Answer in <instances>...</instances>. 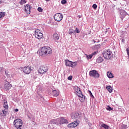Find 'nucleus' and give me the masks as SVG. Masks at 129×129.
<instances>
[{
    "mask_svg": "<svg viewBox=\"0 0 129 129\" xmlns=\"http://www.w3.org/2000/svg\"><path fill=\"white\" fill-rule=\"evenodd\" d=\"M52 53V51L51 48L49 47L44 46L41 48V50L39 52V55L42 57H45V56L50 55Z\"/></svg>",
    "mask_w": 129,
    "mask_h": 129,
    "instance_id": "1",
    "label": "nucleus"
},
{
    "mask_svg": "<svg viewBox=\"0 0 129 129\" xmlns=\"http://www.w3.org/2000/svg\"><path fill=\"white\" fill-rule=\"evenodd\" d=\"M75 93L78 97H80V100L81 102H84L85 101V96L83 95L82 92L78 86H75L74 88Z\"/></svg>",
    "mask_w": 129,
    "mask_h": 129,
    "instance_id": "2",
    "label": "nucleus"
},
{
    "mask_svg": "<svg viewBox=\"0 0 129 129\" xmlns=\"http://www.w3.org/2000/svg\"><path fill=\"white\" fill-rule=\"evenodd\" d=\"M13 124L17 129H23V120L20 118L14 120Z\"/></svg>",
    "mask_w": 129,
    "mask_h": 129,
    "instance_id": "3",
    "label": "nucleus"
},
{
    "mask_svg": "<svg viewBox=\"0 0 129 129\" xmlns=\"http://www.w3.org/2000/svg\"><path fill=\"white\" fill-rule=\"evenodd\" d=\"M49 70V68L47 66H41L38 69V73L41 74L42 75L47 73Z\"/></svg>",
    "mask_w": 129,
    "mask_h": 129,
    "instance_id": "4",
    "label": "nucleus"
},
{
    "mask_svg": "<svg viewBox=\"0 0 129 129\" xmlns=\"http://www.w3.org/2000/svg\"><path fill=\"white\" fill-rule=\"evenodd\" d=\"M102 54L105 59H110L112 57V52L110 50H104Z\"/></svg>",
    "mask_w": 129,
    "mask_h": 129,
    "instance_id": "5",
    "label": "nucleus"
},
{
    "mask_svg": "<svg viewBox=\"0 0 129 129\" xmlns=\"http://www.w3.org/2000/svg\"><path fill=\"white\" fill-rule=\"evenodd\" d=\"M89 76L91 77H93V78H99V74L95 70L90 71Z\"/></svg>",
    "mask_w": 129,
    "mask_h": 129,
    "instance_id": "6",
    "label": "nucleus"
},
{
    "mask_svg": "<svg viewBox=\"0 0 129 129\" xmlns=\"http://www.w3.org/2000/svg\"><path fill=\"white\" fill-rule=\"evenodd\" d=\"M4 107L5 108V110H2L3 114H1V116H5L7 115L8 113V109H9V106L8 105V102L7 101L4 102Z\"/></svg>",
    "mask_w": 129,
    "mask_h": 129,
    "instance_id": "7",
    "label": "nucleus"
},
{
    "mask_svg": "<svg viewBox=\"0 0 129 129\" xmlns=\"http://www.w3.org/2000/svg\"><path fill=\"white\" fill-rule=\"evenodd\" d=\"M72 119H79L81 118L82 114L80 112H76L75 113H73L71 115Z\"/></svg>",
    "mask_w": 129,
    "mask_h": 129,
    "instance_id": "8",
    "label": "nucleus"
},
{
    "mask_svg": "<svg viewBox=\"0 0 129 129\" xmlns=\"http://www.w3.org/2000/svg\"><path fill=\"white\" fill-rule=\"evenodd\" d=\"M35 37L36 39L40 40L43 38V33L41 32L40 30H36L35 32Z\"/></svg>",
    "mask_w": 129,
    "mask_h": 129,
    "instance_id": "9",
    "label": "nucleus"
},
{
    "mask_svg": "<svg viewBox=\"0 0 129 129\" xmlns=\"http://www.w3.org/2000/svg\"><path fill=\"white\" fill-rule=\"evenodd\" d=\"M54 19L56 22H61L63 19V16L61 14L57 13L54 16Z\"/></svg>",
    "mask_w": 129,
    "mask_h": 129,
    "instance_id": "10",
    "label": "nucleus"
},
{
    "mask_svg": "<svg viewBox=\"0 0 129 129\" xmlns=\"http://www.w3.org/2000/svg\"><path fill=\"white\" fill-rule=\"evenodd\" d=\"M31 8L32 7H31V6H30L29 5H26V6L24 7L25 13L27 14V15H30V14H31Z\"/></svg>",
    "mask_w": 129,
    "mask_h": 129,
    "instance_id": "11",
    "label": "nucleus"
},
{
    "mask_svg": "<svg viewBox=\"0 0 129 129\" xmlns=\"http://www.w3.org/2000/svg\"><path fill=\"white\" fill-rule=\"evenodd\" d=\"M23 71L25 74H30L31 73V71H32V69H31V67H24L23 68Z\"/></svg>",
    "mask_w": 129,
    "mask_h": 129,
    "instance_id": "12",
    "label": "nucleus"
},
{
    "mask_svg": "<svg viewBox=\"0 0 129 129\" xmlns=\"http://www.w3.org/2000/svg\"><path fill=\"white\" fill-rule=\"evenodd\" d=\"M12 85L9 82H6L5 84V88L6 90H10L12 88Z\"/></svg>",
    "mask_w": 129,
    "mask_h": 129,
    "instance_id": "13",
    "label": "nucleus"
},
{
    "mask_svg": "<svg viewBox=\"0 0 129 129\" xmlns=\"http://www.w3.org/2000/svg\"><path fill=\"white\" fill-rule=\"evenodd\" d=\"M52 38L55 41H58L60 39V34L55 33L53 34Z\"/></svg>",
    "mask_w": 129,
    "mask_h": 129,
    "instance_id": "14",
    "label": "nucleus"
},
{
    "mask_svg": "<svg viewBox=\"0 0 129 129\" xmlns=\"http://www.w3.org/2000/svg\"><path fill=\"white\" fill-rule=\"evenodd\" d=\"M125 16H126V12L123 10L121 11L120 12V17L121 18V20H123L124 18L125 17Z\"/></svg>",
    "mask_w": 129,
    "mask_h": 129,
    "instance_id": "15",
    "label": "nucleus"
},
{
    "mask_svg": "<svg viewBox=\"0 0 129 129\" xmlns=\"http://www.w3.org/2000/svg\"><path fill=\"white\" fill-rule=\"evenodd\" d=\"M59 123L60 124H63V123H68V121L66 119H64V118L61 117L59 118Z\"/></svg>",
    "mask_w": 129,
    "mask_h": 129,
    "instance_id": "16",
    "label": "nucleus"
},
{
    "mask_svg": "<svg viewBox=\"0 0 129 129\" xmlns=\"http://www.w3.org/2000/svg\"><path fill=\"white\" fill-rule=\"evenodd\" d=\"M78 123L77 122H72L68 125V127H76Z\"/></svg>",
    "mask_w": 129,
    "mask_h": 129,
    "instance_id": "17",
    "label": "nucleus"
},
{
    "mask_svg": "<svg viewBox=\"0 0 129 129\" xmlns=\"http://www.w3.org/2000/svg\"><path fill=\"white\" fill-rule=\"evenodd\" d=\"M65 64L67 66H68L69 67H71V64L72 63V61L68 60V59H66L65 61Z\"/></svg>",
    "mask_w": 129,
    "mask_h": 129,
    "instance_id": "18",
    "label": "nucleus"
},
{
    "mask_svg": "<svg viewBox=\"0 0 129 129\" xmlns=\"http://www.w3.org/2000/svg\"><path fill=\"white\" fill-rule=\"evenodd\" d=\"M92 41L94 42V43H99V37H95L94 39H93Z\"/></svg>",
    "mask_w": 129,
    "mask_h": 129,
    "instance_id": "19",
    "label": "nucleus"
},
{
    "mask_svg": "<svg viewBox=\"0 0 129 129\" xmlns=\"http://www.w3.org/2000/svg\"><path fill=\"white\" fill-rule=\"evenodd\" d=\"M103 61V58L102 57H98L96 59L97 63H101Z\"/></svg>",
    "mask_w": 129,
    "mask_h": 129,
    "instance_id": "20",
    "label": "nucleus"
},
{
    "mask_svg": "<svg viewBox=\"0 0 129 129\" xmlns=\"http://www.w3.org/2000/svg\"><path fill=\"white\" fill-rule=\"evenodd\" d=\"M52 94H53V96L57 97V96H58V95H59V92H58V91H57L56 90H54L52 92Z\"/></svg>",
    "mask_w": 129,
    "mask_h": 129,
    "instance_id": "21",
    "label": "nucleus"
},
{
    "mask_svg": "<svg viewBox=\"0 0 129 129\" xmlns=\"http://www.w3.org/2000/svg\"><path fill=\"white\" fill-rule=\"evenodd\" d=\"M106 89L108 90V91L110 93H111L112 92V87H111L110 86H108L106 87Z\"/></svg>",
    "mask_w": 129,
    "mask_h": 129,
    "instance_id": "22",
    "label": "nucleus"
},
{
    "mask_svg": "<svg viewBox=\"0 0 129 129\" xmlns=\"http://www.w3.org/2000/svg\"><path fill=\"white\" fill-rule=\"evenodd\" d=\"M107 76L108 78H113V75L111 72H107Z\"/></svg>",
    "mask_w": 129,
    "mask_h": 129,
    "instance_id": "23",
    "label": "nucleus"
},
{
    "mask_svg": "<svg viewBox=\"0 0 129 129\" xmlns=\"http://www.w3.org/2000/svg\"><path fill=\"white\" fill-rule=\"evenodd\" d=\"M101 126H102V127H104V128H105V129H109V126H108L104 123H103L101 125Z\"/></svg>",
    "mask_w": 129,
    "mask_h": 129,
    "instance_id": "24",
    "label": "nucleus"
},
{
    "mask_svg": "<svg viewBox=\"0 0 129 129\" xmlns=\"http://www.w3.org/2000/svg\"><path fill=\"white\" fill-rule=\"evenodd\" d=\"M77 65V61H72L71 67H75Z\"/></svg>",
    "mask_w": 129,
    "mask_h": 129,
    "instance_id": "25",
    "label": "nucleus"
},
{
    "mask_svg": "<svg viewBox=\"0 0 129 129\" xmlns=\"http://www.w3.org/2000/svg\"><path fill=\"white\" fill-rule=\"evenodd\" d=\"M86 58L87 59V60H89V59H91V58H92V57H93L92 54H86Z\"/></svg>",
    "mask_w": 129,
    "mask_h": 129,
    "instance_id": "26",
    "label": "nucleus"
},
{
    "mask_svg": "<svg viewBox=\"0 0 129 129\" xmlns=\"http://www.w3.org/2000/svg\"><path fill=\"white\" fill-rule=\"evenodd\" d=\"M5 16H6L5 12H0V19L3 18V17H5Z\"/></svg>",
    "mask_w": 129,
    "mask_h": 129,
    "instance_id": "27",
    "label": "nucleus"
},
{
    "mask_svg": "<svg viewBox=\"0 0 129 129\" xmlns=\"http://www.w3.org/2000/svg\"><path fill=\"white\" fill-rule=\"evenodd\" d=\"M50 123H51V124H56L57 122L56 121L55 119H53V120H51L50 121Z\"/></svg>",
    "mask_w": 129,
    "mask_h": 129,
    "instance_id": "28",
    "label": "nucleus"
},
{
    "mask_svg": "<svg viewBox=\"0 0 129 129\" xmlns=\"http://www.w3.org/2000/svg\"><path fill=\"white\" fill-rule=\"evenodd\" d=\"M26 3V0H21L20 2H19V4L20 5H25Z\"/></svg>",
    "mask_w": 129,
    "mask_h": 129,
    "instance_id": "29",
    "label": "nucleus"
},
{
    "mask_svg": "<svg viewBox=\"0 0 129 129\" xmlns=\"http://www.w3.org/2000/svg\"><path fill=\"white\" fill-rule=\"evenodd\" d=\"M106 109H107V110H109V111L113 109V108H111L110 106H109V105L107 106Z\"/></svg>",
    "mask_w": 129,
    "mask_h": 129,
    "instance_id": "30",
    "label": "nucleus"
},
{
    "mask_svg": "<svg viewBox=\"0 0 129 129\" xmlns=\"http://www.w3.org/2000/svg\"><path fill=\"white\" fill-rule=\"evenodd\" d=\"M55 121H56V125H59L60 124V119L59 118L55 119Z\"/></svg>",
    "mask_w": 129,
    "mask_h": 129,
    "instance_id": "31",
    "label": "nucleus"
},
{
    "mask_svg": "<svg viewBox=\"0 0 129 129\" xmlns=\"http://www.w3.org/2000/svg\"><path fill=\"white\" fill-rule=\"evenodd\" d=\"M100 47H101V45L100 44L95 46V49H99Z\"/></svg>",
    "mask_w": 129,
    "mask_h": 129,
    "instance_id": "32",
    "label": "nucleus"
},
{
    "mask_svg": "<svg viewBox=\"0 0 129 129\" xmlns=\"http://www.w3.org/2000/svg\"><path fill=\"white\" fill-rule=\"evenodd\" d=\"M61 4H62V5H65L66 4H67V1H66V0H62L61 1Z\"/></svg>",
    "mask_w": 129,
    "mask_h": 129,
    "instance_id": "33",
    "label": "nucleus"
},
{
    "mask_svg": "<svg viewBox=\"0 0 129 129\" xmlns=\"http://www.w3.org/2000/svg\"><path fill=\"white\" fill-rule=\"evenodd\" d=\"M69 33L70 35H72L74 33V31H73V29H70Z\"/></svg>",
    "mask_w": 129,
    "mask_h": 129,
    "instance_id": "34",
    "label": "nucleus"
},
{
    "mask_svg": "<svg viewBox=\"0 0 129 129\" xmlns=\"http://www.w3.org/2000/svg\"><path fill=\"white\" fill-rule=\"evenodd\" d=\"M92 8H93V9L96 10V9H97V5H96V4H94L92 6Z\"/></svg>",
    "mask_w": 129,
    "mask_h": 129,
    "instance_id": "35",
    "label": "nucleus"
},
{
    "mask_svg": "<svg viewBox=\"0 0 129 129\" xmlns=\"http://www.w3.org/2000/svg\"><path fill=\"white\" fill-rule=\"evenodd\" d=\"M37 10L40 12H43V9H42L41 7H38Z\"/></svg>",
    "mask_w": 129,
    "mask_h": 129,
    "instance_id": "36",
    "label": "nucleus"
},
{
    "mask_svg": "<svg viewBox=\"0 0 129 129\" xmlns=\"http://www.w3.org/2000/svg\"><path fill=\"white\" fill-rule=\"evenodd\" d=\"M97 53H98V51H94V52H93L92 54H92V56H94V55H96V54H97Z\"/></svg>",
    "mask_w": 129,
    "mask_h": 129,
    "instance_id": "37",
    "label": "nucleus"
},
{
    "mask_svg": "<svg viewBox=\"0 0 129 129\" xmlns=\"http://www.w3.org/2000/svg\"><path fill=\"white\" fill-rule=\"evenodd\" d=\"M72 78H73V77L72 76H70L68 77V80H72Z\"/></svg>",
    "mask_w": 129,
    "mask_h": 129,
    "instance_id": "38",
    "label": "nucleus"
},
{
    "mask_svg": "<svg viewBox=\"0 0 129 129\" xmlns=\"http://www.w3.org/2000/svg\"><path fill=\"white\" fill-rule=\"evenodd\" d=\"M76 33H80V31H79V30H78V28H76V30H75Z\"/></svg>",
    "mask_w": 129,
    "mask_h": 129,
    "instance_id": "39",
    "label": "nucleus"
},
{
    "mask_svg": "<svg viewBox=\"0 0 129 129\" xmlns=\"http://www.w3.org/2000/svg\"><path fill=\"white\" fill-rule=\"evenodd\" d=\"M122 127L123 128L125 129V128H126L127 127V125H122Z\"/></svg>",
    "mask_w": 129,
    "mask_h": 129,
    "instance_id": "40",
    "label": "nucleus"
},
{
    "mask_svg": "<svg viewBox=\"0 0 129 129\" xmlns=\"http://www.w3.org/2000/svg\"><path fill=\"white\" fill-rule=\"evenodd\" d=\"M126 51H127V55H129V49H127Z\"/></svg>",
    "mask_w": 129,
    "mask_h": 129,
    "instance_id": "41",
    "label": "nucleus"
},
{
    "mask_svg": "<svg viewBox=\"0 0 129 129\" xmlns=\"http://www.w3.org/2000/svg\"><path fill=\"white\" fill-rule=\"evenodd\" d=\"M15 111L17 112L18 111H19V109H15Z\"/></svg>",
    "mask_w": 129,
    "mask_h": 129,
    "instance_id": "42",
    "label": "nucleus"
},
{
    "mask_svg": "<svg viewBox=\"0 0 129 129\" xmlns=\"http://www.w3.org/2000/svg\"><path fill=\"white\" fill-rule=\"evenodd\" d=\"M90 95H92V93H91V91H90Z\"/></svg>",
    "mask_w": 129,
    "mask_h": 129,
    "instance_id": "43",
    "label": "nucleus"
},
{
    "mask_svg": "<svg viewBox=\"0 0 129 129\" xmlns=\"http://www.w3.org/2000/svg\"><path fill=\"white\" fill-rule=\"evenodd\" d=\"M6 75H8V73H7V71L5 72Z\"/></svg>",
    "mask_w": 129,
    "mask_h": 129,
    "instance_id": "44",
    "label": "nucleus"
},
{
    "mask_svg": "<svg viewBox=\"0 0 129 129\" xmlns=\"http://www.w3.org/2000/svg\"><path fill=\"white\" fill-rule=\"evenodd\" d=\"M46 2H50V0H45Z\"/></svg>",
    "mask_w": 129,
    "mask_h": 129,
    "instance_id": "45",
    "label": "nucleus"
},
{
    "mask_svg": "<svg viewBox=\"0 0 129 129\" xmlns=\"http://www.w3.org/2000/svg\"><path fill=\"white\" fill-rule=\"evenodd\" d=\"M30 40H31V41H32V40H33V39L31 38V39H30Z\"/></svg>",
    "mask_w": 129,
    "mask_h": 129,
    "instance_id": "46",
    "label": "nucleus"
},
{
    "mask_svg": "<svg viewBox=\"0 0 129 129\" xmlns=\"http://www.w3.org/2000/svg\"><path fill=\"white\" fill-rule=\"evenodd\" d=\"M1 3L0 2V4H1Z\"/></svg>",
    "mask_w": 129,
    "mask_h": 129,
    "instance_id": "47",
    "label": "nucleus"
}]
</instances>
